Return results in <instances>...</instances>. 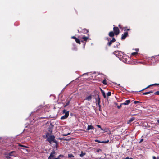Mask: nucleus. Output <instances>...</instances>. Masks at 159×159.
I'll use <instances>...</instances> for the list:
<instances>
[{
  "mask_svg": "<svg viewBox=\"0 0 159 159\" xmlns=\"http://www.w3.org/2000/svg\"><path fill=\"white\" fill-rule=\"evenodd\" d=\"M134 118L133 117H132V118H131L127 122V123L128 124H129L130 123H131V122H132V121H133L134 120Z\"/></svg>",
  "mask_w": 159,
  "mask_h": 159,
  "instance_id": "obj_15",
  "label": "nucleus"
},
{
  "mask_svg": "<svg viewBox=\"0 0 159 159\" xmlns=\"http://www.w3.org/2000/svg\"><path fill=\"white\" fill-rule=\"evenodd\" d=\"M112 42H115L116 41V39L114 38H113L112 40H111Z\"/></svg>",
  "mask_w": 159,
  "mask_h": 159,
  "instance_id": "obj_28",
  "label": "nucleus"
},
{
  "mask_svg": "<svg viewBox=\"0 0 159 159\" xmlns=\"http://www.w3.org/2000/svg\"><path fill=\"white\" fill-rule=\"evenodd\" d=\"M116 56H121V54H123V53L121 51H115L114 52Z\"/></svg>",
  "mask_w": 159,
  "mask_h": 159,
  "instance_id": "obj_6",
  "label": "nucleus"
},
{
  "mask_svg": "<svg viewBox=\"0 0 159 159\" xmlns=\"http://www.w3.org/2000/svg\"><path fill=\"white\" fill-rule=\"evenodd\" d=\"M69 104V101L67 102H66L65 106H67Z\"/></svg>",
  "mask_w": 159,
  "mask_h": 159,
  "instance_id": "obj_32",
  "label": "nucleus"
},
{
  "mask_svg": "<svg viewBox=\"0 0 159 159\" xmlns=\"http://www.w3.org/2000/svg\"><path fill=\"white\" fill-rule=\"evenodd\" d=\"M158 85V84H153V85Z\"/></svg>",
  "mask_w": 159,
  "mask_h": 159,
  "instance_id": "obj_42",
  "label": "nucleus"
},
{
  "mask_svg": "<svg viewBox=\"0 0 159 159\" xmlns=\"http://www.w3.org/2000/svg\"><path fill=\"white\" fill-rule=\"evenodd\" d=\"M120 45V43H118L116 45V47H117Z\"/></svg>",
  "mask_w": 159,
  "mask_h": 159,
  "instance_id": "obj_41",
  "label": "nucleus"
},
{
  "mask_svg": "<svg viewBox=\"0 0 159 159\" xmlns=\"http://www.w3.org/2000/svg\"><path fill=\"white\" fill-rule=\"evenodd\" d=\"M130 100H128L125 101L124 103L121 104V105H128L130 103Z\"/></svg>",
  "mask_w": 159,
  "mask_h": 159,
  "instance_id": "obj_10",
  "label": "nucleus"
},
{
  "mask_svg": "<svg viewBox=\"0 0 159 159\" xmlns=\"http://www.w3.org/2000/svg\"><path fill=\"white\" fill-rule=\"evenodd\" d=\"M157 57H159V54L157 56Z\"/></svg>",
  "mask_w": 159,
  "mask_h": 159,
  "instance_id": "obj_48",
  "label": "nucleus"
},
{
  "mask_svg": "<svg viewBox=\"0 0 159 159\" xmlns=\"http://www.w3.org/2000/svg\"><path fill=\"white\" fill-rule=\"evenodd\" d=\"M112 42L111 40L109 42L108 44L109 46H110L111 44H112Z\"/></svg>",
  "mask_w": 159,
  "mask_h": 159,
  "instance_id": "obj_24",
  "label": "nucleus"
},
{
  "mask_svg": "<svg viewBox=\"0 0 159 159\" xmlns=\"http://www.w3.org/2000/svg\"><path fill=\"white\" fill-rule=\"evenodd\" d=\"M125 159H133V158H129L128 157H127Z\"/></svg>",
  "mask_w": 159,
  "mask_h": 159,
  "instance_id": "obj_34",
  "label": "nucleus"
},
{
  "mask_svg": "<svg viewBox=\"0 0 159 159\" xmlns=\"http://www.w3.org/2000/svg\"><path fill=\"white\" fill-rule=\"evenodd\" d=\"M139 102H140L139 101H135L134 102V103L135 104H136L138 103H139Z\"/></svg>",
  "mask_w": 159,
  "mask_h": 159,
  "instance_id": "obj_30",
  "label": "nucleus"
},
{
  "mask_svg": "<svg viewBox=\"0 0 159 159\" xmlns=\"http://www.w3.org/2000/svg\"><path fill=\"white\" fill-rule=\"evenodd\" d=\"M16 152L15 151H12L9 153L5 154V157L7 159H10L11 158V156L14 155V154Z\"/></svg>",
  "mask_w": 159,
  "mask_h": 159,
  "instance_id": "obj_2",
  "label": "nucleus"
},
{
  "mask_svg": "<svg viewBox=\"0 0 159 159\" xmlns=\"http://www.w3.org/2000/svg\"><path fill=\"white\" fill-rule=\"evenodd\" d=\"M68 157L69 158L72 159L74 157V156L72 154H68Z\"/></svg>",
  "mask_w": 159,
  "mask_h": 159,
  "instance_id": "obj_16",
  "label": "nucleus"
},
{
  "mask_svg": "<svg viewBox=\"0 0 159 159\" xmlns=\"http://www.w3.org/2000/svg\"><path fill=\"white\" fill-rule=\"evenodd\" d=\"M19 146H21V147H26L25 146H23V145H21V144H19Z\"/></svg>",
  "mask_w": 159,
  "mask_h": 159,
  "instance_id": "obj_36",
  "label": "nucleus"
},
{
  "mask_svg": "<svg viewBox=\"0 0 159 159\" xmlns=\"http://www.w3.org/2000/svg\"><path fill=\"white\" fill-rule=\"evenodd\" d=\"M75 40L76 42L77 43H79V44H80V40L79 39H78L76 38L75 39Z\"/></svg>",
  "mask_w": 159,
  "mask_h": 159,
  "instance_id": "obj_18",
  "label": "nucleus"
},
{
  "mask_svg": "<svg viewBox=\"0 0 159 159\" xmlns=\"http://www.w3.org/2000/svg\"><path fill=\"white\" fill-rule=\"evenodd\" d=\"M111 92H108L107 93V96H111Z\"/></svg>",
  "mask_w": 159,
  "mask_h": 159,
  "instance_id": "obj_23",
  "label": "nucleus"
},
{
  "mask_svg": "<svg viewBox=\"0 0 159 159\" xmlns=\"http://www.w3.org/2000/svg\"><path fill=\"white\" fill-rule=\"evenodd\" d=\"M155 94L159 95V91H157L154 93Z\"/></svg>",
  "mask_w": 159,
  "mask_h": 159,
  "instance_id": "obj_26",
  "label": "nucleus"
},
{
  "mask_svg": "<svg viewBox=\"0 0 159 159\" xmlns=\"http://www.w3.org/2000/svg\"><path fill=\"white\" fill-rule=\"evenodd\" d=\"M95 142L99 143H108L109 142V140H107V141H100L96 139L95 140Z\"/></svg>",
  "mask_w": 159,
  "mask_h": 159,
  "instance_id": "obj_9",
  "label": "nucleus"
},
{
  "mask_svg": "<svg viewBox=\"0 0 159 159\" xmlns=\"http://www.w3.org/2000/svg\"><path fill=\"white\" fill-rule=\"evenodd\" d=\"M71 38H73V39H75L76 38V37H75V36H72V37H71Z\"/></svg>",
  "mask_w": 159,
  "mask_h": 159,
  "instance_id": "obj_35",
  "label": "nucleus"
},
{
  "mask_svg": "<svg viewBox=\"0 0 159 159\" xmlns=\"http://www.w3.org/2000/svg\"><path fill=\"white\" fill-rule=\"evenodd\" d=\"M108 134H111L110 133V132H109V133H108Z\"/></svg>",
  "mask_w": 159,
  "mask_h": 159,
  "instance_id": "obj_45",
  "label": "nucleus"
},
{
  "mask_svg": "<svg viewBox=\"0 0 159 159\" xmlns=\"http://www.w3.org/2000/svg\"><path fill=\"white\" fill-rule=\"evenodd\" d=\"M101 149H98L97 150V152H98L100 151H101Z\"/></svg>",
  "mask_w": 159,
  "mask_h": 159,
  "instance_id": "obj_38",
  "label": "nucleus"
},
{
  "mask_svg": "<svg viewBox=\"0 0 159 159\" xmlns=\"http://www.w3.org/2000/svg\"><path fill=\"white\" fill-rule=\"evenodd\" d=\"M98 103L99 104L100 103V98H99V97H98Z\"/></svg>",
  "mask_w": 159,
  "mask_h": 159,
  "instance_id": "obj_39",
  "label": "nucleus"
},
{
  "mask_svg": "<svg viewBox=\"0 0 159 159\" xmlns=\"http://www.w3.org/2000/svg\"><path fill=\"white\" fill-rule=\"evenodd\" d=\"M85 153L81 152V154H80V156L81 157H82L85 155Z\"/></svg>",
  "mask_w": 159,
  "mask_h": 159,
  "instance_id": "obj_19",
  "label": "nucleus"
},
{
  "mask_svg": "<svg viewBox=\"0 0 159 159\" xmlns=\"http://www.w3.org/2000/svg\"><path fill=\"white\" fill-rule=\"evenodd\" d=\"M127 31H129V29H127Z\"/></svg>",
  "mask_w": 159,
  "mask_h": 159,
  "instance_id": "obj_43",
  "label": "nucleus"
},
{
  "mask_svg": "<svg viewBox=\"0 0 159 159\" xmlns=\"http://www.w3.org/2000/svg\"><path fill=\"white\" fill-rule=\"evenodd\" d=\"M151 85H149L148 86V87H147L146 88L143 89L142 90H140V91H139V92H140L142 91H143L144 90H145V89H147Z\"/></svg>",
  "mask_w": 159,
  "mask_h": 159,
  "instance_id": "obj_25",
  "label": "nucleus"
},
{
  "mask_svg": "<svg viewBox=\"0 0 159 159\" xmlns=\"http://www.w3.org/2000/svg\"><path fill=\"white\" fill-rule=\"evenodd\" d=\"M136 51H138V50L137 49H136Z\"/></svg>",
  "mask_w": 159,
  "mask_h": 159,
  "instance_id": "obj_51",
  "label": "nucleus"
},
{
  "mask_svg": "<svg viewBox=\"0 0 159 159\" xmlns=\"http://www.w3.org/2000/svg\"><path fill=\"white\" fill-rule=\"evenodd\" d=\"M82 40H81V42H83L84 41H86L89 39V37H86L85 36H83L82 38Z\"/></svg>",
  "mask_w": 159,
  "mask_h": 159,
  "instance_id": "obj_8",
  "label": "nucleus"
},
{
  "mask_svg": "<svg viewBox=\"0 0 159 159\" xmlns=\"http://www.w3.org/2000/svg\"><path fill=\"white\" fill-rule=\"evenodd\" d=\"M61 156H62V157H64V155H59L58 156V157L57 158H57V159H59L61 157Z\"/></svg>",
  "mask_w": 159,
  "mask_h": 159,
  "instance_id": "obj_21",
  "label": "nucleus"
},
{
  "mask_svg": "<svg viewBox=\"0 0 159 159\" xmlns=\"http://www.w3.org/2000/svg\"><path fill=\"white\" fill-rule=\"evenodd\" d=\"M143 141V139H141L140 140V142H139V143H140L142 142Z\"/></svg>",
  "mask_w": 159,
  "mask_h": 159,
  "instance_id": "obj_37",
  "label": "nucleus"
},
{
  "mask_svg": "<svg viewBox=\"0 0 159 159\" xmlns=\"http://www.w3.org/2000/svg\"><path fill=\"white\" fill-rule=\"evenodd\" d=\"M108 134H111L110 133V132H109V133H108Z\"/></svg>",
  "mask_w": 159,
  "mask_h": 159,
  "instance_id": "obj_46",
  "label": "nucleus"
},
{
  "mask_svg": "<svg viewBox=\"0 0 159 159\" xmlns=\"http://www.w3.org/2000/svg\"><path fill=\"white\" fill-rule=\"evenodd\" d=\"M121 105H121H120V106H117V108H118V109H120V108L121 107V105Z\"/></svg>",
  "mask_w": 159,
  "mask_h": 159,
  "instance_id": "obj_33",
  "label": "nucleus"
},
{
  "mask_svg": "<svg viewBox=\"0 0 159 159\" xmlns=\"http://www.w3.org/2000/svg\"><path fill=\"white\" fill-rule=\"evenodd\" d=\"M97 126L99 128H100L102 130H103L104 131V130H103V129L102 128L100 125H97Z\"/></svg>",
  "mask_w": 159,
  "mask_h": 159,
  "instance_id": "obj_22",
  "label": "nucleus"
},
{
  "mask_svg": "<svg viewBox=\"0 0 159 159\" xmlns=\"http://www.w3.org/2000/svg\"><path fill=\"white\" fill-rule=\"evenodd\" d=\"M53 159H57V158H53Z\"/></svg>",
  "mask_w": 159,
  "mask_h": 159,
  "instance_id": "obj_49",
  "label": "nucleus"
},
{
  "mask_svg": "<svg viewBox=\"0 0 159 159\" xmlns=\"http://www.w3.org/2000/svg\"><path fill=\"white\" fill-rule=\"evenodd\" d=\"M157 122H158V123H159V120H157Z\"/></svg>",
  "mask_w": 159,
  "mask_h": 159,
  "instance_id": "obj_44",
  "label": "nucleus"
},
{
  "mask_svg": "<svg viewBox=\"0 0 159 159\" xmlns=\"http://www.w3.org/2000/svg\"><path fill=\"white\" fill-rule=\"evenodd\" d=\"M128 36V33L127 32H125L122 35L121 37V39L123 40L125 39L126 37Z\"/></svg>",
  "mask_w": 159,
  "mask_h": 159,
  "instance_id": "obj_7",
  "label": "nucleus"
},
{
  "mask_svg": "<svg viewBox=\"0 0 159 159\" xmlns=\"http://www.w3.org/2000/svg\"><path fill=\"white\" fill-rule=\"evenodd\" d=\"M137 54V52H134L131 53V55H134Z\"/></svg>",
  "mask_w": 159,
  "mask_h": 159,
  "instance_id": "obj_29",
  "label": "nucleus"
},
{
  "mask_svg": "<svg viewBox=\"0 0 159 159\" xmlns=\"http://www.w3.org/2000/svg\"><path fill=\"white\" fill-rule=\"evenodd\" d=\"M47 141L50 144L53 143H55V146L57 148V141L55 139V136L54 135H49L47 137Z\"/></svg>",
  "mask_w": 159,
  "mask_h": 159,
  "instance_id": "obj_1",
  "label": "nucleus"
},
{
  "mask_svg": "<svg viewBox=\"0 0 159 159\" xmlns=\"http://www.w3.org/2000/svg\"><path fill=\"white\" fill-rule=\"evenodd\" d=\"M55 151L54 150H53L51 152L48 159H51L52 158L55 157Z\"/></svg>",
  "mask_w": 159,
  "mask_h": 159,
  "instance_id": "obj_4",
  "label": "nucleus"
},
{
  "mask_svg": "<svg viewBox=\"0 0 159 159\" xmlns=\"http://www.w3.org/2000/svg\"><path fill=\"white\" fill-rule=\"evenodd\" d=\"M153 159H159V157H156L154 156H153Z\"/></svg>",
  "mask_w": 159,
  "mask_h": 159,
  "instance_id": "obj_27",
  "label": "nucleus"
},
{
  "mask_svg": "<svg viewBox=\"0 0 159 159\" xmlns=\"http://www.w3.org/2000/svg\"><path fill=\"white\" fill-rule=\"evenodd\" d=\"M70 133H68L67 134H66V135H64L65 136H67L68 135H69L70 134Z\"/></svg>",
  "mask_w": 159,
  "mask_h": 159,
  "instance_id": "obj_40",
  "label": "nucleus"
},
{
  "mask_svg": "<svg viewBox=\"0 0 159 159\" xmlns=\"http://www.w3.org/2000/svg\"><path fill=\"white\" fill-rule=\"evenodd\" d=\"M69 113L68 111L66 112L65 114L61 118V119L63 120L66 119L69 116Z\"/></svg>",
  "mask_w": 159,
  "mask_h": 159,
  "instance_id": "obj_5",
  "label": "nucleus"
},
{
  "mask_svg": "<svg viewBox=\"0 0 159 159\" xmlns=\"http://www.w3.org/2000/svg\"><path fill=\"white\" fill-rule=\"evenodd\" d=\"M84 30V31H86V32L84 33H87L88 32V30H87L86 29H85Z\"/></svg>",
  "mask_w": 159,
  "mask_h": 159,
  "instance_id": "obj_31",
  "label": "nucleus"
},
{
  "mask_svg": "<svg viewBox=\"0 0 159 159\" xmlns=\"http://www.w3.org/2000/svg\"><path fill=\"white\" fill-rule=\"evenodd\" d=\"M152 92H153L152 91H150L149 92H145L143 93V95H147L148 94H150V93H152Z\"/></svg>",
  "mask_w": 159,
  "mask_h": 159,
  "instance_id": "obj_17",
  "label": "nucleus"
},
{
  "mask_svg": "<svg viewBox=\"0 0 159 159\" xmlns=\"http://www.w3.org/2000/svg\"><path fill=\"white\" fill-rule=\"evenodd\" d=\"M61 157L63 158V157H62V156H61Z\"/></svg>",
  "mask_w": 159,
  "mask_h": 159,
  "instance_id": "obj_50",
  "label": "nucleus"
},
{
  "mask_svg": "<svg viewBox=\"0 0 159 159\" xmlns=\"http://www.w3.org/2000/svg\"><path fill=\"white\" fill-rule=\"evenodd\" d=\"M94 129V127L92 125H88L87 129V130H89L90 129Z\"/></svg>",
  "mask_w": 159,
  "mask_h": 159,
  "instance_id": "obj_12",
  "label": "nucleus"
},
{
  "mask_svg": "<svg viewBox=\"0 0 159 159\" xmlns=\"http://www.w3.org/2000/svg\"><path fill=\"white\" fill-rule=\"evenodd\" d=\"M102 83L103 84L105 85L107 84L106 80V79H104L103 80Z\"/></svg>",
  "mask_w": 159,
  "mask_h": 159,
  "instance_id": "obj_20",
  "label": "nucleus"
},
{
  "mask_svg": "<svg viewBox=\"0 0 159 159\" xmlns=\"http://www.w3.org/2000/svg\"><path fill=\"white\" fill-rule=\"evenodd\" d=\"M113 26H114L113 28L114 33L116 35H118L119 34V30L117 27L114 26V25Z\"/></svg>",
  "mask_w": 159,
  "mask_h": 159,
  "instance_id": "obj_3",
  "label": "nucleus"
},
{
  "mask_svg": "<svg viewBox=\"0 0 159 159\" xmlns=\"http://www.w3.org/2000/svg\"><path fill=\"white\" fill-rule=\"evenodd\" d=\"M109 36L111 37H113L114 36V33L113 31L110 32L109 34Z\"/></svg>",
  "mask_w": 159,
  "mask_h": 159,
  "instance_id": "obj_13",
  "label": "nucleus"
},
{
  "mask_svg": "<svg viewBox=\"0 0 159 159\" xmlns=\"http://www.w3.org/2000/svg\"><path fill=\"white\" fill-rule=\"evenodd\" d=\"M65 111H66V110H64L63 111L64 112H65Z\"/></svg>",
  "mask_w": 159,
  "mask_h": 159,
  "instance_id": "obj_47",
  "label": "nucleus"
},
{
  "mask_svg": "<svg viewBox=\"0 0 159 159\" xmlns=\"http://www.w3.org/2000/svg\"><path fill=\"white\" fill-rule=\"evenodd\" d=\"M92 98V95H90L88 96L87 97H86V98L85 99V100H87L88 101H90L91 100Z\"/></svg>",
  "mask_w": 159,
  "mask_h": 159,
  "instance_id": "obj_11",
  "label": "nucleus"
},
{
  "mask_svg": "<svg viewBox=\"0 0 159 159\" xmlns=\"http://www.w3.org/2000/svg\"><path fill=\"white\" fill-rule=\"evenodd\" d=\"M101 90L103 97L104 98H106V96L105 92L101 89Z\"/></svg>",
  "mask_w": 159,
  "mask_h": 159,
  "instance_id": "obj_14",
  "label": "nucleus"
}]
</instances>
